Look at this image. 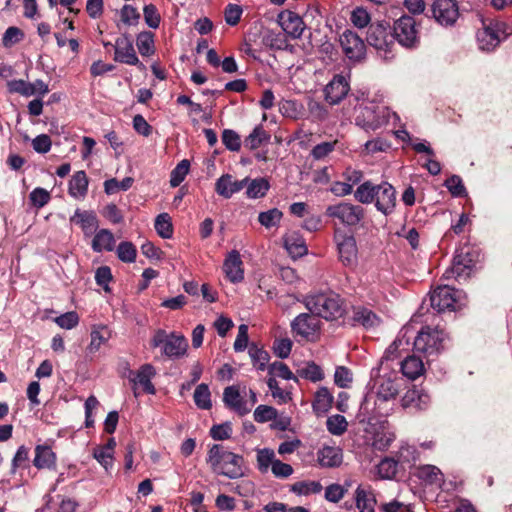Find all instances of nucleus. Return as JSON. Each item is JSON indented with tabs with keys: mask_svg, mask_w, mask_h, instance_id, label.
I'll list each match as a JSON object with an SVG mask.
<instances>
[{
	"mask_svg": "<svg viewBox=\"0 0 512 512\" xmlns=\"http://www.w3.org/2000/svg\"><path fill=\"white\" fill-rule=\"evenodd\" d=\"M400 379L396 375H380L366 394L363 409L374 417H388L396 407Z\"/></svg>",
	"mask_w": 512,
	"mask_h": 512,
	"instance_id": "f257e3e1",
	"label": "nucleus"
},
{
	"mask_svg": "<svg viewBox=\"0 0 512 512\" xmlns=\"http://www.w3.org/2000/svg\"><path fill=\"white\" fill-rule=\"evenodd\" d=\"M207 463L214 473L230 479H236L244 475L242 456L225 450L219 444H214L209 449Z\"/></svg>",
	"mask_w": 512,
	"mask_h": 512,
	"instance_id": "f03ea898",
	"label": "nucleus"
},
{
	"mask_svg": "<svg viewBox=\"0 0 512 512\" xmlns=\"http://www.w3.org/2000/svg\"><path fill=\"white\" fill-rule=\"evenodd\" d=\"M306 308L318 317L334 321L345 314V305L338 294L319 293L305 298Z\"/></svg>",
	"mask_w": 512,
	"mask_h": 512,
	"instance_id": "7ed1b4c3",
	"label": "nucleus"
},
{
	"mask_svg": "<svg viewBox=\"0 0 512 512\" xmlns=\"http://www.w3.org/2000/svg\"><path fill=\"white\" fill-rule=\"evenodd\" d=\"M150 345L152 348L161 347L162 354L169 358L182 357L188 348V342L183 335L168 334L163 329H158L154 332Z\"/></svg>",
	"mask_w": 512,
	"mask_h": 512,
	"instance_id": "20e7f679",
	"label": "nucleus"
},
{
	"mask_svg": "<svg viewBox=\"0 0 512 512\" xmlns=\"http://www.w3.org/2000/svg\"><path fill=\"white\" fill-rule=\"evenodd\" d=\"M366 41L379 53L383 54L385 58H388L395 47L394 36L389 22L376 21L371 23L368 27Z\"/></svg>",
	"mask_w": 512,
	"mask_h": 512,
	"instance_id": "39448f33",
	"label": "nucleus"
},
{
	"mask_svg": "<svg viewBox=\"0 0 512 512\" xmlns=\"http://www.w3.org/2000/svg\"><path fill=\"white\" fill-rule=\"evenodd\" d=\"M325 214L333 219L335 224L346 227H354L360 224L365 217V210L362 206L351 202L342 201L337 204L329 205Z\"/></svg>",
	"mask_w": 512,
	"mask_h": 512,
	"instance_id": "423d86ee",
	"label": "nucleus"
},
{
	"mask_svg": "<svg viewBox=\"0 0 512 512\" xmlns=\"http://www.w3.org/2000/svg\"><path fill=\"white\" fill-rule=\"evenodd\" d=\"M465 295L460 290L443 285L437 287L430 294V303L433 309L438 312L454 311L465 305Z\"/></svg>",
	"mask_w": 512,
	"mask_h": 512,
	"instance_id": "0eeeda50",
	"label": "nucleus"
},
{
	"mask_svg": "<svg viewBox=\"0 0 512 512\" xmlns=\"http://www.w3.org/2000/svg\"><path fill=\"white\" fill-rule=\"evenodd\" d=\"M446 335L438 328L423 327L414 340V349L427 357L438 355L444 348Z\"/></svg>",
	"mask_w": 512,
	"mask_h": 512,
	"instance_id": "6e6552de",
	"label": "nucleus"
},
{
	"mask_svg": "<svg viewBox=\"0 0 512 512\" xmlns=\"http://www.w3.org/2000/svg\"><path fill=\"white\" fill-rule=\"evenodd\" d=\"M291 329L295 336L308 342H315L321 335V321L311 312L302 313L292 321Z\"/></svg>",
	"mask_w": 512,
	"mask_h": 512,
	"instance_id": "1a4fd4ad",
	"label": "nucleus"
},
{
	"mask_svg": "<svg viewBox=\"0 0 512 512\" xmlns=\"http://www.w3.org/2000/svg\"><path fill=\"white\" fill-rule=\"evenodd\" d=\"M389 111L386 107L373 104L360 106L356 123L366 131H375L388 122Z\"/></svg>",
	"mask_w": 512,
	"mask_h": 512,
	"instance_id": "9d476101",
	"label": "nucleus"
},
{
	"mask_svg": "<svg viewBox=\"0 0 512 512\" xmlns=\"http://www.w3.org/2000/svg\"><path fill=\"white\" fill-rule=\"evenodd\" d=\"M394 42L406 48H413L419 43L418 29L413 17L403 15L397 19L392 27Z\"/></svg>",
	"mask_w": 512,
	"mask_h": 512,
	"instance_id": "9b49d317",
	"label": "nucleus"
},
{
	"mask_svg": "<svg viewBox=\"0 0 512 512\" xmlns=\"http://www.w3.org/2000/svg\"><path fill=\"white\" fill-rule=\"evenodd\" d=\"M334 242L341 263L348 267L355 265L358 257L355 237L340 228H336L334 231Z\"/></svg>",
	"mask_w": 512,
	"mask_h": 512,
	"instance_id": "f8f14e48",
	"label": "nucleus"
},
{
	"mask_svg": "<svg viewBox=\"0 0 512 512\" xmlns=\"http://www.w3.org/2000/svg\"><path fill=\"white\" fill-rule=\"evenodd\" d=\"M506 24L499 21L491 20L483 23L482 29L477 32V42L479 48L483 51H491L499 45L506 37Z\"/></svg>",
	"mask_w": 512,
	"mask_h": 512,
	"instance_id": "ddd939ff",
	"label": "nucleus"
},
{
	"mask_svg": "<svg viewBox=\"0 0 512 512\" xmlns=\"http://www.w3.org/2000/svg\"><path fill=\"white\" fill-rule=\"evenodd\" d=\"M430 10L434 20L444 27L453 26L460 16L456 0H433Z\"/></svg>",
	"mask_w": 512,
	"mask_h": 512,
	"instance_id": "4468645a",
	"label": "nucleus"
},
{
	"mask_svg": "<svg viewBox=\"0 0 512 512\" xmlns=\"http://www.w3.org/2000/svg\"><path fill=\"white\" fill-rule=\"evenodd\" d=\"M114 49L115 61L144 68V65L139 61L136 55L133 42L129 35L122 34L118 37L115 41Z\"/></svg>",
	"mask_w": 512,
	"mask_h": 512,
	"instance_id": "2eb2a0df",
	"label": "nucleus"
},
{
	"mask_svg": "<svg viewBox=\"0 0 512 512\" xmlns=\"http://www.w3.org/2000/svg\"><path fill=\"white\" fill-rule=\"evenodd\" d=\"M375 207L384 215L391 214L396 206V190L388 182H382L377 185L375 190Z\"/></svg>",
	"mask_w": 512,
	"mask_h": 512,
	"instance_id": "dca6fc26",
	"label": "nucleus"
},
{
	"mask_svg": "<svg viewBox=\"0 0 512 512\" xmlns=\"http://www.w3.org/2000/svg\"><path fill=\"white\" fill-rule=\"evenodd\" d=\"M340 44L344 54L350 60H361L365 56L364 41L352 31L347 30L340 36Z\"/></svg>",
	"mask_w": 512,
	"mask_h": 512,
	"instance_id": "f3484780",
	"label": "nucleus"
},
{
	"mask_svg": "<svg viewBox=\"0 0 512 512\" xmlns=\"http://www.w3.org/2000/svg\"><path fill=\"white\" fill-rule=\"evenodd\" d=\"M133 377L130 376V381L133 383V392L137 397V385L143 388V391L147 394L154 395L156 393L155 386L152 383V378L156 375V370L151 364L142 365L136 373L130 372Z\"/></svg>",
	"mask_w": 512,
	"mask_h": 512,
	"instance_id": "a211bd4d",
	"label": "nucleus"
},
{
	"mask_svg": "<svg viewBox=\"0 0 512 512\" xmlns=\"http://www.w3.org/2000/svg\"><path fill=\"white\" fill-rule=\"evenodd\" d=\"M349 89L346 78L342 75H335L324 88L325 100L330 105L338 104L346 97Z\"/></svg>",
	"mask_w": 512,
	"mask_h": 512,
	"instance_id": "6ab92c4d",
	"label": "nucleus"
},
{
	"mask_svg": "<svg viewBox=\"0 0 512 512\" xmlns=\"http://www.w3.org/2000/svg\"><path fill=\"white\" fill-rule=\"evenodd\" d=\"M226 278L232 283H239L244 279L243 261L239 251H230L223 263Z\"/></svg>",
	"mask_w": 512,
	"mask_h": 512,
	"instance_id": "aec40b11",
	"label": "nucleus"
},
{
	"mask_svg": "<svg viewBox=\"0 0 512 512\" xmlns=\"http://www.w3.org/2000/svg\"><path fill=\"white\" fill-rule=\"evenodd\" d=\"M279 23L282 29L293 39L302 36L305 24L302 18L295 12L283 11L278 15Z\"/></svg>",
	"mask_w": 512,
	"mask_h": 512,
	"instance_id": "412c9836",
	"label": "nucleus"
},
{
	"mask_svg": "<svg viewBox=\"0 0 512 512\" xmlns=\"http://www.w3.org/2000/svg\"><path fill=\"white\" fill-rule=\"evenodd\" d=\"M249 181L246 177L243 180H234L230 174H223L220 176L215 183V191L218 195L225 199L231 198L234 194L240 192Z\"/></svg>",
	"mask_w": 512,
	"mask_h": 512,
	"instance_id": "4be33fe9",
	"label": "nucleus"
},
{
	"mask_svg": "<svg viewBox=\"0 0 512 512\" xmlns=\"http://www.w3.org/2000/svg\"><path fill=\"white\" fill-rule=\"evenodd\" d=\"M223 401L228 408L241 416L250 412V407H248L247 402L241 396L237 386H228L224 389Z\"/></svg>",
	"mask_w": 512,
	"mask_h": 512,
	"instance_id": "5701e85b",
	"label": "nucleus"
},
{
	"mask_svg": "<svg viewBox=\"0 0 512 512\" xmlns=\"http://www.w3.org/2000/svg\"><path fill=\"white\" fill-rule=\"evenodd\" d=\"M317 461L321 467H338L343 461L342 449L337 446H324L317 452Z\"/></svg>",
	"mask_w": 512,
	"mask_h": 512,
	"instance_id": "b1692460",
	"label": "nucleus"
},
{
	"mask_svg": "<svg viewBox=\"0 0 512 512\" xmlns=\"http://www.w3.org/2000/svg\"><path fill=\"white\" fill-rule=\"evenodd\" d=\"M429 401L430 398L428 394L416 387H413L412 389L407 390L401 398V406L404 409L413 408L423 410L428 406Z\"/></svg>",
	"mask_w": 512,
	"mask_h": 512,
	"instance_id": "393cba45",
	"label": "nucleus"
},
{
	"mask_svg": "<svg viewBox=\"0 0 512 512\" xmlns=\"http://www.w3.org/2000/svg\"><path fill=\"white\" fill-rule=\"evenodd\" d=\"M416 476L426 485H434L439 488L445 483L442 471L434 465H421L416 469Z\"/></svg>",
	"mask_w": 512,
	"mask_h": 512,
	"instance_id": "a878e982",
	"label": "nucleus"
},
{
	"mask_svg": "<svg viewBox=\"0 0 512 512\" xmlns=\"http://www.w3.org/2000/svg\"><path fill=\"white\" fill-rule=\"evenodd\" d=\"M111 338V331L105 325H94L90 333V343L86 347L87 355H94Z\"/></svg>",
	"mask_w": 512,
	"mask_h": 512,
	"instance_id": "bb28decb",
	"label": "nucleus"
},
{
	"mask_svg": "<svg viewBox=\"0 0 512 512\" xmlns=\"http://www.w3.org/2000/svg\"><path fill=\"white\" fill-rule=\"evenodd\" d=\"M284 246L293 259L303 257L308 248L304 238L298 232H289L284 237Z\"/></svg>",
	"mask_w": 512,
	"mask_h": 512,
	"instance_id": "cd10ccee",
	"label": "nucleus"
},
{
	"mask_svg": "<svg viewBox=\"0 0 512 512\" xmlns=\"http://www.w3.org/2000/svg\"><path fill=\"white\" fill-rule=\"evenodd\" d=\"M334 397L327 387H320L314 394L312 409L317 416L326 414L333 405Z\"/></svg>",
	"mask_w": 512,
	"mask_h": 512,
	"instance_id": "c85d7f7f",
	"label": "nucleus"
},
{
	"mask_svg": "<svg viewBox=\"0 0 512 512\" xmlns=\"http://www.w3.org/2000/svg\"><path fill=\"white\" fill-rule=\"evenodd\" d=\"M70 220L79 225L86 236L93 234L98 227V220L93 212L77 209Z\"/></svg>",
	"mask_w": 512,
	"mask_h": 512,
	"instance_id": "c756f323",
	"label": "nucleus"
},
{
	"mask_svg": "<svg viewBox=\"0 0 512 512\" xmlns=\"http://www.w3.org/2000/svg\"><path fill=\"white\" fill-rule=\"evenodd\" d=\"M401 372L406 378L416 380L424 374L425 366L421 358L410 355L401 362Z\"/></svg>",
	"mask_w": 512,
	"mask_h": 512,
	"instance_id": "7c9ffc66",
	"label": "nucleus"
},
{
	"mask_svg": "<svg viewBox=\"0 0 512 512\" xmlns=\"http://www.w3.org/2000/svg\"><path fill=\"white\" fill-rule=\"evenodd\" d=\"M88 178L84 171H77L69 181V195L77 200H82L88 192Z\"/></svg>",
	"mask_w": 512,
	"mask_h": 512,
	"instance_id": "2f4dec72",
	"label": "nucleus"
},
{
	"mask_svg": "<svg viewBox=\"0 0 512 512\" xmlns=\"http://www.w3.org/2000/svg\"><path fill=\"white\" fill-rule=\"evenodd\" d=\"M33 464L38 469L54 468L56 465V455L49 446L37 445Z\"/></svg>",
	"mask_w": 512,
	"mask_h": 512,
	"instance_id": "473e14b6",
	"label": "nucleus"
},
{
	"mask_svg": "<svg viewBox=\"0 0 512 512\" xmlns=\"http://www.w3.org/2000/svg\"><path fill=\"white\" fill-rule=\"evenodd\" d=\"M353 325H361L365 328H372L380 323L379 317L370 309L356 307L352 316Z\"/></svg>",
	"mask_w": 512,
	"mask_h": 512,
	"instance_id": "72a5a7b5",
	"label": "nucleus"
},
{
	"mask_svg": "<svg viewBox=\"0 0 512 512\" xmlns=\"http://www.w3.org/2000/svg\"><path fill=\"white\" fill-rule=\"evenodd\" d=\"M92 249L95 252L112 251L115 246V238L108 229H101L96 232L92 240Z\"/></svg>",
	"mask_w": 512,
	"mask_h": 512,
	"instance_id": "f704fd0d",
	"label": "nucleus"
},
{
	"mask_svg": "<svg viewBox=\"0 0 512 512\" xmlns=\"http://www.w3.org/2000/svg\"><path fill=\"white\" fill-rule=\"evenodd\" d=\"M376 499L370 489L359 486L356 490V506L360 512H374Z\"/></svg>",
	"mask_w": 512,
	"mask_h": 512,
	"instance_id": "c9c22d12",
	"label": "nucleus"
},
{
	"mask_svg": "<svg viewBox=\"0 0 512 512\" xmlns=\"http://www.w3.org/2000/svg\"><path fill=\"white\" fill-rule=\"evenodd\" d=\"M246 196L250 199L264 197L270 189V183L266 178H256L249 180L246 184Z\"/></svg>",
	"mask_w": 512,
	"mask_h": 512,
	"instance_id": "e433bc0d",
	"label": "nucleus"
},
{
	"mask_svg": "<svg viewBox=\"0 0 512 512\" xmlns=\"http://www.w3.org/2000/svg\"><path fill=\"white\" fill-rule=\"evenodd\" d=\"M297 376L310 380L312 382H319L323 380L324 373L319 365L315 362H307L296 370Z\"/></svg>",
	"mask_w": 512,
	"mask_h": 512,
	"instance_id": "4c0bfd02",
	"label": "nucleus"
},
{
	"mask_svg": "<svg viewBox=\"0 0 512 512\" xmlns=\"http://www.w3.org/2000/svg\"><path fill=\"white\" fill-rule=\"evenodd\" d=\"M136 45L142 56H151L155 53L154 34L150 31H143L137 35Z\"/></svg>",
	"mask_w": 512,
	"mask_h": 512,
	"instance_id": "58836bf2",
	"label": "nucleus"
},
{
	"mask_svg": "<svg viewBox=\"0 0 512 512\" xmlns=\"http://www.w3.org/2000/svg\"><path fill=\"white\" fill-rule=\"evenodd\" d=\"M377 185L370 181L360 184L354 192V198L362 204L374 202Z\"/></svg>",
	"mask_w": 512,
	"mask_h": 512,
	"instance_id": "ea45409f",
	"label": "nucleus"
},
{
	"mask_svg": "<svg viewBox=\"0 0 512 512\" xmlns=\"http://www.w3.org/2000/svg\"><path fill=\"white\" fill-rule=\"evenodd\" d=\"M194 402L199 409L209 410L212 407L211 393L205 383L199 384L194 391Z\"/></svg>",
	"mask_w": 512,
	"mask_h": 512,
	"instance_id": "a19ab883",
	"label": "nucleus"
},
{
	"mask_svg": "<svg viewBox=\"0 0 512 512\" xmlns=\"http://www.w3.org/2000/svg\"><path fill=\"white\" fill-rule=\"evenodd\" d=\"M276 460L275 452L269 448L257 450V468L261 473H267Z\"/></svg>",
	"mask_w": 512,
	"mask_h": 512,
	"instance_id": "79ce46f5",
	"label": "nucleus"
},
{
	"mask_svg": "<svg viewBox=\"0 0 512 512\" xmlns=\"http://www.w3.org/2000/svg\"><path fill=\"white\" fill-rule=\"evenodd\" d=\"M407 330L401 331L399 336L386 349L384 358L392 360L400 355V350H405L409 346V338L406 337Z\"/></svg>",
	"mask_w": 512,
	"mask_h": 512,
	"instance_id": "37998d69",
	"label": "nucleus"
},
{
	"mask_svg": "<svg viewBox=\"0 0 512 512\" xmlns=\"http://www.w3.org/2000/svg\"><path fill=\"white\" fill-rule=\"evenodd\" d=\"M253 366L259 370L264 371L267 367V363L270 356L267 351L258 348L255 345H251L248 350Z\"/></svg>",
	"mask_w": 512,
	"mask_h": 512,
	"instance_id": "c03bdc74",
	"label": "nucleus"
},
{
	"mask_svg": "<svg viewBox=\"0 0 512 512\" xmlns=\"http://www.w3.org/2000/svg\"><path fill=\"white\" fill-rule=\"evenodd\" d=\"M155 229L158 235L164 239H169L173 235V225L168 213H161L155 219Z\"/></svg>",
	"mask_w": 512,
	"mask_h": 512,
	"instance_id": "a18cd8bd",
	"label": "nucleus"
},
{
	"mask_svg": "<svg viewBox=\"0 0 512 512\" xmlns=\"http://www.w3.org/2000/svg\"><path fill=\"white\" fill-rule=\"evenodd\" d=\"M283 217V213L277 209L272 208L268 211L260 212L258 215L259 223L266 229L277 227Z\"/></svg>",
	"mask_w": 512,
	"mask_h": 512,
	"instance_id": "49530a36",
	"label": "nucleus"
},
{
	"mask_svg": "<svg viewBox=\"0 0 512 512\" xmlns=\"http://www.w3.org/2000/svg\"><path fill=\"white\" fill-rule=\"evenodd\" d=\"M291 491L298 495L318 494L322 491V485L318 481H299L291 486Z\"/></svg>",
	"mask_w": 512,
	"mask_h": 512,
	"instance_id": "de8ad7c7",
	"label": "nucleus"
},
{
	"mask_svg": "<svg viewBox=\"0 0 512 512\" xmlns=\"http://www.w3.org/2000/svg\"><path fill=\"white\" fill-rule=\"evenodd\" d=\"M269 138V134L263 129L262 126L259 125L256 126L246 138L245 145L249 149L255 150L259 148L263 142L268 141Z\"/></svg>",
	"mask_w": 512,
	"mask_h": 512,
	"instance_id": "09e8293b",
	"label": "nucleus"
},
{
	"mask_svg": "<svg viewBox=\"0 0 512 512\" xmlns=\"http://www.w3.org/2000/svg\"><path fill=\"white\" fill-rule=\"evenodd\" d=\"M267 386L271 391L272 397L276 399L279 404H286L292 399L290 392L279 387L275 377L270 376L267 379Z\"/></svg>",
	"mask_w": 512,
	"mask_h": 512,
	"instance_id": "8fccbe9b",
	"label": "nucleus"
},
{
	"mask_svg": "<svg viewBox=\"0 0 512 512\" xmlns=\"http://www.w3.org/2000/svg\"><path fill=\"white\" fill-rule=\"evenodd\" d=\"M118 258L125 263H133L136 260L137 250L133 243L121 242L116 250Z\"/></svg>",
	"mask_w": 512,
	"mask_h": 512,
	"instance_id": "3c124183",
	"label": "nucleus"
},
{
	"mask_svg": "<svg viewBox=\"0 0 512 512\" xmlns=\"http://www.w3.org/2000/svg\"><path fill=\"white\" fill-rule=\"evenodd\" d=\"M133 181L134 180L131 177H126L121 181H118L115 178L106 180L104 182L105 193L110 195V194H115L118 191H126L132 186Z\"/></svg>",
	"mask_w": 512,
	"mask_h": 512,
	"instance_id": "603ef678",
	"label": "nucleus"
},
{
	"mask_svg": "<svg viewBox=\"0 0 512 512\" xmlns=\"http://www.w3.org/2000/svg\"><path fill=\"white\" fill-rule=\"evenodd\" d=\"M326 425L331 434L340 436L347 430L348 423L344 416L336 414L328 417Z\"/></svg>",
	"mask_w": 512,
	"mask_h": 512,
	"instance_id": "864d4df0",
	"label": "nucleus"
},
{
	"mask_svg": "<svg viewBox=\"0 0 512 512\" xmlns=\"http://www.w3.org/2000/svg\"><path fill=\"white\" fill-rule=\"evenodd\" d=\"M190 163L188 160L184 159L172 170L170 175V185L172 187L179 186L185 179L186 175L189 172Z\"/></svg>",
	"mask_w": 512,
	"mask_h": 512,
	"instance_id": "5fc2aeb1",
	"label": "nucleus"
},
{
	"mask_svg": "<svg viewBox=\"0 0 512 512\" xmlns=\"http://www.w3.org/2000/svg\"><path fill=\"white\" fill-rule=\"evenodd\" d=\"M24 32L15 26L8 27L3 34L2 44L5 48H10L24 39Z\"/></svg>",
	"mask_w": 512,
	"mask_h": 512,
	"instance_id": "6e6d98bb",
	"label": "nucleus"
},
{
	"mask_svg": "<svg viewBox=\"0 0 512 512\" xmlns=\"http://www.w3.org/2000/svg\"><path fill=\"white\" fill-rule=\"evenodd\" d=\"M270 376L280 377L285 380H297L290 368L283 362H274L268 366Z\"/></svg>",
	"mask_w": 512,
	"mask_h": 512,
	"instance_id": "4d7b16f0",
	"label": "nucleus"
},
{
	"mask_svg": "<svg viewBox=\"0 0 512 512\" xmlns=\"http://www.w3.org/2000/svg\"><path fill=\"white\" fill-rule=\"evenodd\" d=\"M398 469V463L392 458L383 459L377 466L378 474L383 479L393 478Z\"/></svg>",
	"mask_w": 512,
	"mask_h": 512,
	"instance_id": "13d9d810",
	"label": "nucleus"
},
{
	"mask_svg": "<svg viewBox=\"0 0 512 512\" xmlns=\"http://www.w3.org/2000/svg\"><path fill=\"white\" fill-rule=\"evenodd\" d=\"M277 415V410L274 407L268 405H259L256 407L253 414L254 420L258 423H265L276 419Z\"/></svg>",
	"mask_w": 512,
	"mask_h": 512,
	"instance_id": "bf43d9fd",
	"label": "nucleus"
},
{
	"mask_svg": "<svg viewBox=\"0 0 512 512\" xmlns=\"http://www.w3.org/2000/svg\"><path fill=\"white\" fill-rule=\"evenodd\" d=\"M145 23L153 29H157L161 23V16L154 4L145 5L143 8Z\"/></svg>",
	"mask_w": 512,
	"mask_h": 512,
	"instance_id": "052dcab7",
	"label": "nucleus"
},
{
	"mask_svg": "<svg viewBox=\"0 0 512 512\" xmlns=\"http://www.w3.org/2000/svg\"><path fill=\"white\" fill-rule=\"evenodd\" d=\"M334 382L341 388H349L353 382V374L347 367L339 366L335 370Z\"/></svg>",
	"mask_w": 512,
	"mask_h": 512,
	"instance_id": "680f3d73",
	"label": "nucleus"
},
{
	"mask_svg": "<svg viewBox=\"0 0 512 512\" xmlns=\"http://www.w3.org/2000/svg\"><path fill=\"white\" fill-rule=\"evenodd\" d=\"M121 21L128 26L137 25L140 19V13L132 5H124L120 10Z\"/></svg>",
	"mask_w": 512,
	"mask_h": 512,
	"instance_id": "e2e57ef3",
	"label": "nucleus"
},
{
	"mask_svg": "<svg viewBox=\"0 0 512 512\" xmlns=\"http://www.w3.org/2000/svg\"><path fill=\"white\" fill-rule=\"evenodd\" d=\"M54 322L62 329H73L79 323V316L75 311H69L54 319Z\"/></svg>",
	"mask_w": 512,
	"mask_h": 512,
	"instance_id": "0e129e2a",
	"label": "nucleus"
},
{
	"mask_svg": "<svg viewBox=\"0 0 512 512\" xmlns=\"http://www.w3.org/2000/svg\"><path fill=\"white\" fill-rule=\"evenodd\" d=\"M31 204L36 208L44 207L51 199L50 193L41 187H37L29 195Z\"/></svg>",
	"mask_w": 512,
	"mask_h": 512,
	"instance_id": "69168bd1",
	"label": "nucleus"
},
{
	"mask_svg": "<svg viewBox=\"0 0 512 512\" xmlns=\"http://www.w3.org/2000/svg\"><path fill=\"white\" fill-rule=\"evenodd\" d=\"M350 20L355 27L362 29L368 26L371 17L366 9L357 7L352 11Z\"/></svg>",
	"mask_w": 512,
	"mask_h": 512,
	"instance_id": "338daca9",
	"label": "nucleus"
},
{
	"mask_svg": "<svg viewBox=\"0 0 512 512\" xmlns=\"http://www.w3.org/2000/svg\"><path fill=\"white\" fill-rule=\"evenodd\" d=\"M8 88L10 92L18 93L25 97L34 95V90L31 83L26 82L25 80H12L8 83Z\"/></svg>",
	"mask_w": 512,
	"mask_h": 512,
	"instance_id": "774afa93",
	"label": "nucleus"
}]
</instances>
